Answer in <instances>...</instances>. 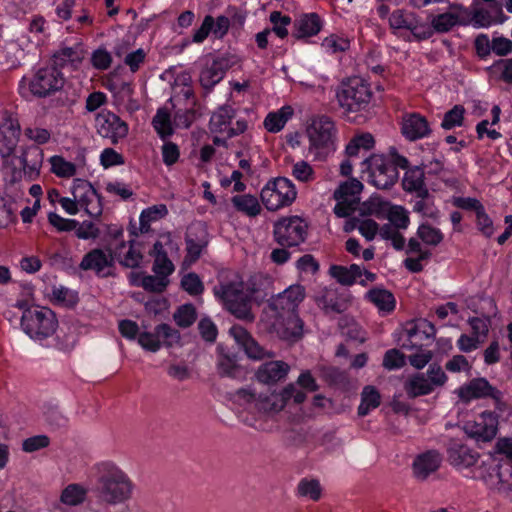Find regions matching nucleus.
Here are the masks:
<instances>
[{"mask_svg": "<svg viewBox=\"0 0 512 512\" xmlns=\"http://www.w3.org/2000/svg\"><path fill=\"white\" fill-rule=\"evenodd\" d=\"M99 501L117 505L129 500L132 496L133 484L130 478L118 467L104 463L94 489Z\"/></svg>", "mask_w": 512, "mask_h": 512, "instance_id": "nucleus-1", "label": "nucleus"}, {"mask_svg": "<svg viewBox=\"0 0 512 512\" xmlns=\"http://www.w3.org/2000/svg\"><path fill=\"white\" fill-rule=\"evenodd\" d=\"M306 133L309 140L308 151L315 160H326L335 151L337 129L330 117L326 115L312 117Z\"/></svg>", "mask_w": 512, "mask_h": 512, "instance_id": "nucleus-2", "label": "nucleus"}, {"mask_svg": "<svg viewBox=\"0 0 512 512\" xmlns=\"http://www.w3.org/2000/svg\"><path fill=\"white\" fill-rule=\"evenodd\" d=\"M214 295L223 303L224 307L235 317L253 321L251 312V297L244 290V283L238 276L230 281H220L213 288Z\"/></svg>", "mask_w": 512, "mask_h": 512, "instance_id": "nucleus-3", "label": "nucleus"}, {"mask_svg": "<svg viewBox=\"0 0 512 512\" xmlns=\"http://www.w3.org/2000/svg\"><path fill=\"white\" fill-rule=\"evenodd\" d=\"M58 325L55 313L47 307L31 306L23 311L21 327L32 339L42 341L54 334Z\"/></svg>", "mask_w": 512, "mask_h": 512, "instance_id": "nucleus-4", "label": "nucleus"}, {"mask_svg": "<svg viewBox=\"0 0 512 512\" xmlns=\"http://www.w3.org/2000/svg\"><path fill=\"white\" fill-rule=\"evenodd\" d=\"M372 91L361 78L354 77L343 82L337 92V100L346 113L364 111L368 108Z\"/></svg>", "mask_w": 512, "mask_h": 512, "instance_id": "nucleus-5", "label": "nucleus"}, {"mask_svg": "<svg viewBox=\"0 0 512 512\" xmlns=\"http://www.w3.org/2000/svg\"><path fill=\"white\" fill-rule=\"evenodd\" d=\"M296 196L297 191L294 184L285 177L268 181L260 193L261 201L269 211H277L291 205Z\"/></svg>", "mask_w": 512, "mask_h": 512, "instance_id": "nucleus-6", "label": "nucleus"}, {"mask_svg": "<svg viewBox=\"0 0 512 512\" xmlns=\"http://www.w3.org/2000/svg\"><path fill=\"white\" fill-rule=\"evenodd\" d=\"M307 223L298 216L284 217L274 223V240L282 247L298 246L306 240Z\"/></svg>", "mask_w": 512, "mask_h": 512, "instance_id": "nucleus-7", "label": "nucleus"}, {"mask_svg": "<svg viewBox=\"0 0 512 512\" xmlns=\"http://www.w3.org/2000/svg\"><path fill=\"white\" fill-rule=\"evenodd\" d=\"M362 189V183L355 178H351L339 185L333 195L337 201L334 207V213L337 217H349L357 209L360 202L359 194Z\"/></svg>", "mask_w": 512, "mask_h": 512, "instance_id": "nucleus-8", "label": "nucleus"}, {"mask_svg": "<svg viewBox=\"0 0 512 512\" xmlns=\"http://www.w3.org/2000/svg\"><path fill=\"white\" fill-rule=\"evenodd\" d=\"M368 164L369 183L378 189H389L398 180V170L384 155L374 154L366 159Z\"/></svg>", "mask_w": 512, "mask_h": 512, "instance_id": "nucleus-9", "label": "nucleus"}, {"mask_svg": "<svg viewBox=\"0 0 512 512\" xmlns=\"http://www.w3.org/2000/svg\"><path fill=\"white\" fill-rule=\"evenodd\" d=\"M95 128L99 136L114 145L128 135L127 123L108 110H102L96 115Z\"/></svg>", "mask_w": 512, "mask_h": 512, "instance_id": "nucleus-10", "label": "nucleus"}, {"mask_svg": "<svg viewBox=\"0 0 512 512\" xmlns=\"http://www.w3.org/2000/svg\"><path fill=\"white\" fill-rule=\"evenodd\" d=\"M63 85V74L53 66L40 68L29 82L31 93L38 97L50 95L60 90Z\"/></svg>", "mask_w": 512, "mask_h": 512, "instance_id": "nucleus-11", "label": "nucleus"}, {"mask_svg": "<svg viewBox=\"0 0 512 512\" xmlns=\"http://www.w3.org/2000/svg\"><path fill=\"white\" fill-rule=\"evenodd\" d=\"M71 193L79 208L84 209L89 215L98 216L102 213L101 197L87 180L75 179Z\"/></svg>", "mask_w": 512, "mask_h": 512, "instance_id": "nucleus-12", "label": "nucleus"}, {"mask_svg": "<svg viewBox=\"0 0 512 512\" xmlns=\"http://www.w3.org/2000/svg\"><path fill=\"white\" fill-rule=\"evenodd\" d=\"M21 126L16 115L5 111L0 123V155L2 158L10 157L18 144Z\"/></svg>", "mask_w": 512, "mask_h": 512, "instance_id": "nucleus-13", "label": "nucleus"}, {"mask_svg": "<svg viewBox=\"0 0 512 512\" xmlns=\"http://www.w3.org/2000/svg\"><path fill=\"white\" fill-rule=\"evenodd\" d=\"M465 433L477 442H489L498 431V418L492 412H483L475 420L464 424Z\"/></svg>", "mask_w": 512, "mask_h": 512, "instance_id": "nucleus-14", "label": "nucleus"}, {"mask_svg": "<svg viewBox=\"0 0 512 512\" xmlns=\"http://www.w3.org/2000/svg\"><path fill=\"white\" fill-rule=\"evenodd\" d=\"M446 453L448 463L459 471L475 466L480 457L478 452L456 439L448 442Z\"/></svg>", "mask_w": 512, "mask_h": 512, "instance_id": "nucleus-15", "label": "nucleus"}, {"mask_svg": "<svg viewBox=\"0 0 512 512\" xmlns=\"http://www.w3.org/2000/svg\"><path fill=\"white\" fill-rule=\"evenodd\" d=\"M304 298L305 288L300 284L291 285L271 299L269 308L275 312V315L296 313L297 307Z\"/></svg>", "mask_w": 512, "mask_h": 512, "instance_id": "nucleus-16", "label": "nucleus"}, {"mask_svg": "<svg viewBox=\"0 0 512 512\" xmlns=\"http://www.w3.org/2000/svg\"><path fill=\"white\" fill-rule=\"evenodd\" d=\"M234 57L221 56L206 65L200 72L199 82L201 86L210 92L224 77L227 70L235 64Z\"/></svg>", "mask_w": 512, "mask_h": 512, "instance_id": "nucleus-17", "label": "nucleus"}, {"mask_svg": "<svg viewBox=\"0 0 512 512\" xmlns=\"http://www.w3.org/2000/svg\"><path fill=\"white\" fill-rule=\"evenodd\" d=\"M272 330L283 340L297 341L303 335V321L297 313L275 315Z\"/></svg>", "mask_w": 512, "mask_h": 512, "instance_id": "nucleus-18", "label": "nucleus"}, {"mask_svg": "<svg viewBox=\"0 0 512 512\" xmlns=\"http://www.w3.org/2000/svg\"><path fill=\"white\" fill-rule=\"evenodd\" d=\"M229 332L237 344L243 348L249 358L254 360H262L265 357H273V353L260 346L259 343L242 326L234 325L230 328Z\"/></svg>", "mask_w": 512, "mask_h": 512, "instance_id": "nucleus-19", "label": "nucleus"}, {"mask_svg": "<svg viewBox=\"0 0 512 512\" xmlns=\"http://www.w3.org/2000/svg\"><path fill=\"white\" fill-rule=\"evenodd\" d=\"M290 371V365L281 360H271L262 363L255 372L258 382L266 385H274L284 381Z\"/></svg>", "mask_w": 512, "mask_h": 512, "instance_id": "nucleus-20", "label": "nucleus"}, {"mask_svg": "<svg viewBox=\"0 0 512 512\" xmlns=\"http://www.w3.org/2000/svg\"><path fill=\"white\" fill-rule=\"evenodd\" d=\"M402 135L409 141H416L430 135L431 128L427 119L419 113L403 115L401 122Z\"/></svg>", "mask_w": 512, "mask_h": 512, "instance_id": "nucleus-21", "label": "nucleus"}, {"mask_svg": "<svg viewBox=\"0 0 512 512\" xmlns=\"http://www.w3.org/2000/svg\"><path fill=\"white\" fill-rule=\"evenodd\" d=\"M113 254L106 253L100 248H95L86 253L80 264L79 268L84 271H93L96 275L104 277L107 275L105 270L113 266Z\"/></svg>", "mask_w": 512, "mask_h": 512, "instance_id": "nucleus-22", "label": "nucleus"}, {"mask_svg": "<svg viewBox=\"0 0 512 512\" xmlns=\"http://www.w3.org/2000/svg\"><path fill=\"white\" fill-rule=\"evenodd\" d=\"M236 395L239 399H243L248 403L254 402L255 407L260 412L278 413L284 409L283 402L278 393L256 396L248 389H239Z\"/></svg>", "mask_w": 512, "mask_h": 512, "instance_id": "nucleus-23", "label": "nucleus"}, {"mask_svg": "<svg viewBox=\"0 0 512 512\" xmlns=\"http://www.w3.org/2000/svg\"><path fill=\"white\" fill-rule=\"evenodd\" d=\"M442 459L441 453L437 450H427L417 455L412 464L415 478L421 481L426 480L439 469Z\"/></svg>", "mask_w": 512, "mask_h": 512, "instance_id": "nucleus-24", "label": "nucleus"}, {"mask_svg": "<svg viewBox=\"0 0 512 512\" xmlns=\"http://www.w3.org/2000/svg\"><path fill=\"white\" fill-rule=\"evenodd\" d=\"M466 12L461 4H450L449 11L429 17L430 24L434 32L446 33L452 30L456 25L461 24L460 14Z\"/></svg>", "mask_w": 512, "mask_h": 512, "instance_id": "nucleus-25", "label": "nucleus"}, {"mask_svg": "<svg viewBox=\"0 0 512 512\" xmlns=\"http://www.w3.org/2000/svg\"><path fill=\"white\" fill-rule=\"evenodd\" d=\"M43 157V150L37 146H27L22 149L19 161L24 175L29 180H34L39 175Z\"/></svg>", "mask_w": 512, "mask_h": 512, "instance_id": "nucleus-26", "label": "nucleus"}, {"mask_svg": "<svg viewBox=\"0 0 512 512\" xmlns=\"http://www.w3.org/2000/svg\"><path fill=\"white\" fill-rule=\"evenodd\" d=\"M500 395V391L492 387L484 378L474 379L467 386L460 389V397L466 401L482 397H492L499 400Z\"/></svg>", "mask_w": 512, "mask_h": 512, "instance_id": "nucleus-27", "label": "nucleus"}, {"mask_svg": "<svg viewBox=\"0 0 512 512\" xmlns=\"http://www.w3.org/2000/svg\"><path fill=\"white\" fill-rule=\"evenodd\" d=\"M208 244L206 229L202 225L191 227L186 234V250L188 257L197 260L203 248Z\"/></svg>", "mask_w": 512, "mask_h": 512, "instance_id": "nucleus-28", "label": "nucleus"}, {"mask_svg": "<svg viewBox=\"0 0 512 512\" xmlns=\"http://www.w3.org/2000/svg\"><path fill=\"white\" fill-rule=\"evenodd\" d=\"M83 59L84 51L81 44H76L73 47H61L53 55V67L58 70L68 65L76 68Z\"/></svg>", "mask_w": 512, "mask_h": 512, "instance_id": "nucleus-29", "label": "nucleus"}, {"mask_svg": "<svg viewBox=\"0 0 512 512\" xmlns=\"http://www.w3.org/2000/svg\"><path fill=\"white\" fill-rule=\"evenodd\" d=\"M436 334L435 326L426 319H420L412 328L407 331L408 343L403 347L413 349L419 347V340L433 339Z\"/></svg>", "mask_w": 512, "mask_h": 512, "instance_id": "nucleus-30", "label": "nucleus"}, {"mask_svg": "<svg viewBox=\"0 0 512 512\" xmlns=\"http://www.w3.org/2000/svg\"><path fill=\"white\" fill-rule=\"evenodd\" d=\"M295 31L293 36L298 39L307 38L318 34L322 27V22L318 14L308 13L301 15L294 23Z\"/></svg>", "mask_w": 512, "mask_h": 512, "instance_id": "nucleus-31", "label": "nucleus"}, {"mask_svg": "<svg viewBox=\"0 0 512 512\" xmlns=\"http://www.w3.org/2000/svg\"><path fill=\"white\" fill-rule=\"evenodd\" d=\"M413 211L422 217L436 220L439 217V209L435 205L434 196L430 194L429 190H423L421 193H416L412 200Z\"/></svg>", "mask_w": 512, "mask_h": 512, "instance_id": "nucleus-32", "label": "nucleus"}, {"mask_svg": "<svg viewBox=\"0 0 512 512\" xmlns=\"http://www.w3.org/2000/svg\"><path fill=\"white\" fill-rule=\"evenodd\" d=\"M233 207L240 213L254 218L261 214L262 206L255 195L239 194L231 198Z\"/></svg>", "mask_w": 512, "mask_h": 512, "instance_id": "nucleus-33", "label": "nucleus"}, {"mask_svg": "<svg viewBox=\"0 0 512 512\" xmlns=\"http://www.w3.org/2000/svg\"><path fill=\"white\" fill-rule=\"evenodd\" d=\"M130 245L126 250V243L121 242L119 246L114 249V256L121 265L127 268H136L140 265L143 255L140 250L135 248L133 241H129Z\"/></svg>", "mask_w": 512, "mask_h": 512, "instance_id": "nucleus-34", "label": "nucleus"}, {"mask_svg": "<svg viewBox=\"0 0 512 512\" xmlns=\"http://www.w3.org/2000/svg\"><path fill=\"white\" fill-rule=\"evenodd\" d=\"M151 255L154 257L153 271L157 275L168 277L174 271V265L168 258L163 244L156 241L153 245Z\"/></svg>", "mask_w": 512, "mask_h": 512, "instance_id": "nucleus-35", "label": "nucleus"}, {"mask_svg": "<svg viewBox=\"0 0 512 512\" xmlns=\"http://www.w3.org/2000/svg\"><path fill=\"white\" fill-rule=\"evenodd\" d=\"M403 189L409 193H421L428 190L425 185V174L421 167L414 166L406 170L402 181Z\"/></svg>", "mask_w": 512, "mask_h": 512, "instance_id": "nucleus-36", "label": "nucleus"}, {"mask_svg": "<svg viewBox=\"0 0 512 512\" xmlns=\"http://www.w3.org/2000/svg\"><path fill=\"white\" fill-rule=\"evenodd\" d=\"M366 296L383 314H389L395 309V297L386 289H371Z\"/></svg>", "mask_w": 512, "mask_h": 512, "instance_id": "nucleus-37", "label": "nucleus"}, {"mask_svg": "<svg viewBox=\"0 0 512 512\" xmlns=\"http://www.w3.org/2000/svg\"><path fill=\"white\" fill-rule=\"evenodd\" d=\"M404 388L410 398L427 395L434 390L425 373H416L411 376L405 382Z\"/></svg>", "mask_w": 512, "mask_h": 512, "instance_id": "nucleus-38", "label": "nucleus"}, {"mask_svg": "<svg viewBox=\"0 0 512 512\" xmlns=\"http://www.w3.org/2000/svg\"><path fill=\"white\" fill-rule=\"evenodd\" d=\"M235 116V110L230 105H223L211 116L209 127L211 132H227L228 125Z\"/></svg>", "mask_w": 512, "mask_h": 512, "instance_id": "nucleus-39", "label": "nucleus"}, {"mask_svg": "<svg viewBox=\"0 0 512 512\" xmlns=\"http://www.w3.org/2000/svg\"><path fill=\"white\" fill-rule=\"evenodd\" d=\"M292 115L293 109L290 106L282 107L277 112H271L266 116L264 126L269 132L277 133L284 128Z\"/></svg>", "mask_w": 512, "mask_h": 512, "instance_id": "nucleus-40", "label": "nucleus"}, {"mask_svg": "<svg viewBox=\"0 0 512 512\" xmlns=\"http://www.w3.org/2000/svg\"><path fill=\"white\" fill-rule=\"evenodd\" d=\"M168 214V209L165 204L153 205L144 209L140 215L141 233H147L150 230V224L164 218Z\"/></svg>", "mask_w": 512, "mask_h": 512, "instance_id": "nucleus-41", "label": "nucleus"}, {"mask_svg": "<svg viewBox=\"0 0 512 512\" xmlns=\"http://www.w3.org/2000/svg\"><path fill=\"white\" fill-rule=\"evenodd\" d=\"M381 396L373 386H365L361 393V403L358 407V415L366 416L371 410L380 405Z\"/></svg>", "mask_w": 512, "mask_h": 512, "instance_id": "nucleus-42", "label": "nucleus"}, {"mask_svg": "<svg viewBox=\"0 0 512 512\" xmlns=\"http://www.w3.org/2000/svg\"><path fill=\"white\" fill-rule=\"evenodd\" d=\"M152 125L162 139L171 136L174 132L170 113L165 108H159L157 110L155 116L152 119Z\"/></svg>", "mask_w": 512, "mask_h": 512, "instance_id": "nucleus-43", "label": "nucleus"}, {"mask_svg": "<svg viewBox=\"0 0 512 512\" xmlns=\"http://www.w3.org/2000/svg\"><path fill=\"white\" fill-rule=\"evenodd\" d=\"M283 406L285 407L290 402L300 405L307 399V394L296 383H289L278 392Z\"/></svg>", "mask_w": 512, "mask_h": 512, "instance_id": "nucleus-44", "label": "nucleus"}, {"mask_svg": "<svg viewBox=\"0 0 512 512\" xmlns=\"http://www.w3.org/2000/svg\"><path fill=\"white\" fill-rule=\"evenodd\" d=\"M318 305L326 314H340L347 309L345 301L341 300L335 293H326L318 299Z\"/></svg>", "mask_w": 512, "mask_h": 512, "instance_id": "nucleus-45", "label": "nucleus"}, {"mask_svg": "<svg viewBox=\"0 0 512 512\" xmlns=\"http://www.w3.org/2000/svg\"><path fill=\"white\" fill-rule=\"evenodd\" d=\"M417 236L427 245L438 246L444 239L440 229L430 224H421L417 229Z\"/></svg>", "mask_w": 512, "mask_h": 512, "instance_id": "nucleus-46", "label": "nucleus"}, {"mask_svg": "<svg viewBox=\"0 0 512 512\" xmlns=\"http://www.w3.org/2000/svg\"><path fill=\"white\" fill-rule=\"evenodd\" d=\"M87 491L79 484L68 485L61 494V502L66 505L75 506L84 502Z\"/></svg>", "mask_w": 512, "mask_h": 512, "instance_id": "nucleus-47", "label": "nucleus"}, {"mask_svg": "<svg viewBox=\"0 0 512 512\" xmlns=\"http://www.w3.org/2000/svg\"><path fill=\"white\" fill-rule=\"evenodd\" d=\"M51 171L58 177L69 178L76 174V166L66 161L62 156H52L50 158Z\"/></svg>", "mask_w": 512, "mask_h": 512, "instance_id": "nucleus-48", "label": "nucleus"}, {"mask_svg": "<svg viewBox=\"0 0 512 512\" xmlns=\"http://www.w3.org/2000/svg\"><path fill=\"white\" fill-rule=\"evenodd\" d=\"M465 109L461 105H455L452 109L444 114L441 127L450 130L454 127L462 126L464 121Z\"/></svg>", "mask_w": 512, "mask_h": 512, "instance_id": "nucleus-49", "label": "nucleus"}, {"mask_svg": "<svg viewBox=\"0 0 512 512\" xmlns=\"http://www.w3.org/2000/svg\"><path fill=\"white\" fill-rule=\"evenodd\" d=\"M176 324L180 327H190L196 320V310L192 304L180 306L173 315Z\"/></svg>", "mask_w": 512, "mask_h": 512, "instance_id": "nucleus-50", "label": "nucleus"}, {"mask_svg": "<svg viewBox=\"0 0 512 512\" xmlns=\"http://www.w3.org/2000/svg\"><path fill=\"white\" fill-rule=\"evenodd\" d=\"M407 30L419 41L426 40L433 35L431 24L421 21L415 15H413Z\"/></svg>", "mask_w": 512, "mask_h": 512, "instance_id": "nucleus-51", "label": "nucleus"}, {"mask_svg": "<svg viewBox=\"0 0 512 512\" xmlns=\"http://www.w3.org/2000/svg\"><path fill=\"white\" fill-rule=\"evenodd\" d=\"M298 493L302 497H308L313 501H317L321 497V487L318 480L302 479L298 484Z\"/></svg>", "mask_w": 512, "mask_h": 512, "instance_id": "nucleus-52", "label": "nucleus"}, {"mask_svg": "<svg viewBox=\"0 0 512 512\" xmlns=\"http://www.w3.org/2000/svg\"><path fill=\"white\" fill-rule=\"evenodd\" d=\"M388 220L398 229H406L410 223L408 211L398 205H394L389 209Z\"/></svg>", "mask_w": 512, "mask_h": 512, "instance_id": "nucleus-53", "label": "nucleus"}, {"mask_svg": "<svg viewBox=\"0 0 512 512\" xmlns=\"http://www.w3.org/2000/svg\"><path fill=\"white\" fill-rule=\"evenodd\" d=\"M155 331L159 336V340L164 345L171 347L180 341V333L168 324H160L155 327Z\"/></svg>", "mask_w": 512, "mask_h": 512, "instance_id": "nucleus-54", "label": "nucleus"}, {"mask_svg": "<svg viewBox=\"0 0 512 512\" xmlns=\"http://www.w3.org/2000/svg\"><path fill=\"white\" fill-rule=\"evenodd\" d=\"M218 373L220 376L236 378L241 374V367L234 358L224 355L218 361Z\"/></svg>", "mask_w": 512, "mask_h": 512, "instance_id": "nucleus-55", "label": "nucleus"}, {"mask_svg": "<svg viewBox=\"0 0 512 512\" xmlns=\"http://www.w3.org/2000/svg\"><path fill=\"white\" fill-rule=\"evenodd\" d=\"M24 136L37 145H44L50 141L51 131L38 126H27L24 128Z\"/></svg>", "mask_w": 512, "mask_h": 512, "instance_id": "nucleus-56", "label": "nucleus"}, {"mask_svg": "<svg viewBox=\"0 0 512 512\" xmlns=\"http://www.w3.org/2000/svg\"><path fill=\"white\" fill-rule=\"evenodd\" d=\"M270 21L273 24L272 31L280 38H285L288 35L287 26L291 23V18L282 15L279 11H273L270 14Z\"/></svg>", "mask_w": 512, "mask_h": 512, "instance_id": "nucleus-57", "label": "nucleus"}, {"mask_svg": "<svg viewBox=\"0 0 512 512\" xmlns=\"http://www.w3.org/2000/svg\"><path fill=\"white\" fill-rule=\"evenodd\" d=\"M292 175L300 182L308 183L315 179V172L312 166L304 161L296 162L292 167Z\"/></svg>", "mask_w": 512, "mask_h": 512, "instance_id": "nucleus-58", "label": "nucleus"}, {"mask_svg": "<svg viewBox=\"0 0 512 512\" xmlns=\"http://www.w3.org/2000/svg\"><path fill=\"white\" fill-rule=\"evenodd\" d=\"M168 285V280L162 275H147L141 278L140 286L150 292H162Z\"/></svg>", "mask_w": 512, "mask_h": 512, "instance_id": "nucleus-59", "label": "nucleus"}, {"mask_svg": "<svg viewBox=\"0 0 512 512\" xmlns=\"http://www.w3.org/2000/svg\"><path fill=\"white\" fill-rule=\"evenodd\" d=\"M182 288L190 295H199L203 292V284L195 273H188L181 280Z\"/></svg>", "mask_w": 512, "mask_h": 512, "instance_id": "nucleus-60", "label": "nucleus"}, {"mask_svg": "<svg viewBox=\"0 0 512 512\" xmlns=\"http://www.w3.org/2000/svg\"><path fill=\"white\" fill-rule=\"evenodd\" d=\"M138 343L143 349L150 352H157L161 347V341L159 340V336L155 330L153 333H140L138 336Z\"/></svg>", "mask_w": 512, "mask_h": 512, "instance_id": "nucleus-61", "label": "nucleus"}, {"mask_svg": "<svg viewBox=\"0 0 512 512\" xmlns=\"http://www.w3.org/2000/svg\"><path fill=\"white\" fill-rule=\"evenodd\" d=\"M405 365L404 355L397 349H390L386 351L383 358V366L386 369L393 370L399 369Z\"/></svg>", "mask_w": 512, "mask_h": 512, "instance_id": "nucleus-62", "label": "nucleus"}, {"mask_svg": "<svg viewBox=\"0 0 512 512\" xmlns=\"http://www.w3.org/2000/svg\"><path fill=\"white\" fill-rule=\"evenodd\" d=\"M75 234L79 239L89 240L96 239L100 235L99 228L90 221H83L81 224L78 223L74 229Z\"/></svg>", "mask_w": 512, "mask_h": 512, "instance_id": "nucleus-63", "label": "nucleus"}, {"mask_svg": "<svg viewBox=\"0 0 512 512\" xmlns=\"http://www.w3.org/2000/svg\"><path fill=\"white\" fill-rule=\"evenodd\" d=\"M91 62L94 68L106 70L112 63V56L105 48H99L92 53Z\"/></svg>", "mask_w": 512, "mask_h": 512, "instance_id": "nucleus-64", "label": "nucleus"}]
</instances>
